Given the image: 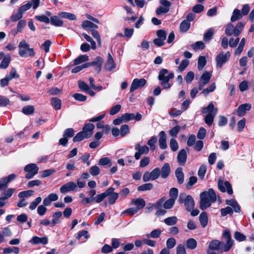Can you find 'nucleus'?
<instances>
[{
  "mask_svg": "<svg viewBox=\"0 0 254 254\" xmlns=\"http://www.w3.org/2000/svg\"><path fill=\"white\" fill-rule=\"evenodd\" d=\"M200 199L199 208L204 210L216 201V194L213 189H209L200 193Z\"/></svg>",
  "mask_w": 254,
  "mask_h": 254,
  "instance_id": "f257e3e1",
  "label": "nucleus"
},
{
  "mask_svg": "<svg viewBox=\"0 0 254 254\" xmlns=\"http://www.w3.org/2000/svg\"><path fill=\"white\" fill-rule=\"evenodd\" d=\"M174 77L173 72H170L167 69H161L158 73V79L160 81V84L163 89H169L172 86V84L169 82L170 79Z\"/></svg>",
  "mask_w": 254,
  "mask_h": 254,
  "instance_id": "f03ea898",
  "label": "nucleus"
},
{
  "mask_svg": "<svg viewBox=\"0 0 254 254\" xmlns=\"http://www.w3.org/2000/svg\"><path fill=\"white\" fill-rule=\"evenodd\" d=\"M18 54L21 57H24L27 54L30 57H34L35 53L33 48H30L29 45L25 40H22L18 45Z\"/></svg>",
  "mask_w": 254,
  "mask_h": 254,
  "instance_id": "7ed1b4c3",
  "label": "nucleus"
},
{
  "mask_svg": "<svg viewBox=\"0 0 254 254\" xmlns=\"http://www.w3.org/2000/svg\"><path fill=\"white\" fill-rule=\"evenodd\" d=\"M179 202L184 203L186 209L188 211H191L194 206V201L193 197L190 195H187L185 193H182L180 194Z\"/></svg>",
  "mask_w": 254,
  "mask_h": 254,
  "instance_id": "20e7f679",
  "label": "nucleus"
},
{
  "mask_svg": "<svg viewBox=\"0 0 254 254\" xmlns=\"http://www.w3.org/2000/svg\"><path fill=\"white\" fill-rule=\"evenodd\" d=\"M25 172H27L25 178L29 180L36 175L39 171V168L36 164L30 163L26 165L24 168Z\"/></svg>",
  "mask_w": 254,
  "mask_h": 254,
  "instance_id": "39448f33",
  "label": "nucleus"
},
{
  "mask_svg": "<svg viewBox=\"0 0 254 254\" xmlns=\"http://www.w3.org/2000/svg\"><path fill=\"white\" fill-rule=\"evenodd\" d=\"M230 56V52H227L225 54L223 52L219 54L215 58L217 67L221 68L222 65L229 60Z\"/></svg>",
  "mask_w": 254,
  "mask_h": 254,
  "instance_id": "423d86ee",
  "label": "nucleus"
},
{
  "mask_svg": "<svg viewBox=\"0 0 254 254\" xmlns=\"http://www.w3.org/2000/svg\"><path fill=\"white\" fill-rule=\"evenodd\" d=\"M218 187L219 190L222 192H227L229 194H233L232 185L228 181H223L221 179L218 181Z\"/></svg>",
  "mask_w": 254,
  "mask_h": 254,
  "instance_id": "0eeeda50",
  "label": "nucleus"
},
{
  "mask_svg": "<svg viewBox=\"0 0 254 254\" xmlns=\"http://www.w3.org/2000/svg\"><path fill=\"white\" fill-rule=\"evenodd\" d=\"M212 74L210 72L204 71L200 76L198 82V89L201 90L209 83Z\"/></svg>",
  "mask_w": 254,
  "mask_h": 254,
  "instance_id": "6e6552de",
  "label": "nucleus"
},
{
  "mask_svg": "<svg viewBox=\"0 0 254 254\" xmlns=\"http://www.w3.org/2000/svg\"><path fill=\"white\" fill-rule=\"evenodd\" d=\"M103 62V59L98 56L96 57L92 62L85 63V65L87 67L90 66H94L95 70L97 71L98 73H99L102 69Z\"/></svg>",
  "mask_w": 254,
  "mask_h": 254,
  "instance_id": "1a4fd4ad",
  "label": "nucleus"
},
{
  "mask_svg": "<svg viewBox=\"0 0 254 254\" xmlns=\"http://www.w3.org/2000/svg\"><path fill=\"white\" fill-rule=\"evenodd\" d=\"M60 190L62 193L65 194L69 191H77L78 188L77 185L74 182H69L62 186L60 189Z\"/></svg>",
  "mask_w": 254,
  "mask_h": 254,
  "instance_id": "9d476101",
  "label": "nucleus"
},
{
  "mask_svg": "<svg viewBox=\"0 0 254 254\" xmlns=\"http://www.w3.org/2000/svg\"><path fill=\"white\" fill-rule=\"evenodd\" d=\"M135 150L136 151L134 154L136 160H139L142 155L148 154L149 151V147L146 145L141 146L139 143L135 145Z\"/></svg>",
  "mask_w": 254,
  "mask_h": 254,
  "instance_id": "9b49d317",
  "label": "nucleus"
},
{
  "mask_svg": "<svg viewBox=\"0 0 254 254\" xmlns=\"http://www.w3.org/2000/svg\"><path fill=\"white\" fill-rule=\"evenodd\" d=\"M40 2V0H31L26 4L21 6L18 10L23 14L24 12L29 10L31 7H33L34 9H36L39 6Z\"/></svg>",
  "mask_w": 254,
  "mask_h": 254,
  "instance_id": "f8f14e48",
  "label": "nucleus"
},
{
  "mask_svg": "<svg viewBox=\"0 0 254 254\" xmlns=\"http://www.w3.org/2000/svg\"><path fill=\"white\" fill-rule=\"evenodd\" d=\"M146 81L144 78H135L133 80L129 91L132 92L134 90L143 87L146 84Z\"/></svg>",
  "mask_w": 254,
  "mask_h": 254,
  "instance_id": "ddd939ff",
  "label": "nucleus"
},
{
  "mask_svg": "<svg viewBox=\"0 0 254 254\" xmlns=\"http://www.w3.org/2000/svg\"><path fill=\"white\" fill-rule=\"evenodd\" d=\"M16 178L14 174H11L7 177H3L0 181V191L5 190L8 187V183L14 180Z\"/></svg>",
  "mask_w": 254,
  "mask_h": 254,
  "instance_id": "4468645a",
  "label": "nucleus"
},
{
  "mask_svg": "<svg viewBox=\"0 0 254 254\" xmlns=\"http://www.w3.org/2000/svg\"><path fill=\"white\" fill-rule=\"evenodd\" d=\"M122 118L124 120V122H126L132 120L139 121L141 120L142 116L139 113H137L135 115L133 113H125L122 115Z\"/></svg>",
  "mask_w": 254,
  "mask_h": 254,
  "instance_id": "2eb2a0df",
  "label": "nucleus"
},
{
  "mask_svg": "<svg viewBox=\"0 0 254 254\" xmlns=\"http://www.w3.org/2000/svg\"><path fill=\"white\" fill-rule=\"evenodd\" d=\"M94 127V125L91 123H88L85 125L82 131L85 134V138H88L91 136Z\"/></svg>",
  "mask_w": 254,
  "mask_h": 254,
  "instance_id": "dca6fc26",
  "label": "nucleus"
},
{
  "mask_svg": "<svg viewBox=\"0 0 254 254\" xmlns=\"http://www.w3.org/2000/svg\"><path fill=\"white\" fill-rule=\"evenodd\" d=\"M251 109V105L249 103H246L242 104L239 106L237 109V115L240 116H243L245 115L247 111H249Z\"/></svg>",
  "mask_w": 254,
  "mask_h": 254,
  "instance_id": "f3484780",
  "label": "nucleus"
},
{
  "mask_svg": "<svg viewBox=\"0 0 254 254\" xmlns=\"http://www.w3.org/2000/svg\"><path fill=\"white\" fill-rule=\"evenodd\" d=\"M59 15H53L50 17V22L51 25L56 27H62L64 25V21Z\"/></svg>",
  "mask_w": 254,
  "mask_h": 254,
  "instance_id": "a211bd4d",
  "label": "nucleus"
},
{
  "mask_svg": "<svg viewBox=\"0 0 254 254\" xmlns=\"http://www.w3.org/2000/svg\"><path fill=\"white\" fill-rule=\"evenodd\" d=\"M108 190H111L110 191L109 194L108 195V202L109 204L112 205L116 202L119 197V194L114 192L115 190L114 188L110 187Z\"/></svg>",
  "mask_w": 254,
  "mask_h": 254,
  "instance_id": "6ab92c4d",
  "label": "nucleus"
},
{
  "mask_svg": "<svg viewBox=\"0 0 254 254\" xmlns=\"http://www.w3.org/2000/svg\"><path fill=\"white\" fill-rule=\"evenodd\" d=\"M59 198L56 193H52L49 194L47 197L45 198L43 201V204L45 206H49L52 202L57 200Z\"/></svg>",
  "mask_w": 254,
  "mask_h": 254,
  "instance_id": "aec40b11",
  "label": "nucleus"
},
{
  "mask_svg": "<svg viewBox=\"0 0 254 254\" xmlns=\"http://www.w3.org/2000/svg\"><path fill=\"white\" fill-rule=\"evenodd\" d=\"M187 159V154L185 149L180 150L177 156V161L181 165H184L186 164Z\"/></svg>",
  "mask_w": 254,
  "mask_h": 254,
  "instance_id": "412c9836",
  "label": "nucleus"
},
{
  "mask_svg": "<svg viewBox=\"0 0 254 254\" xmlns=\"http://www.w3.org/2000/svg\"><path fill=\"white\" fill-rule=\"evenodd\" d=\"M159 144L161 149H165L167 147L166 143L167 135L165 131H161L159 133Z\"/></svg>",
  "mask_w": 254,
  "mask_h": 254,
  "instance_id": "4be33fe9",
  "label": "nucleus"
},
{
  "mask_svg": "<svg viewBox=\"0 0 254 254\" xmlns=\"http://www.w3.org/2000/svg\"><path fill=\"white\" fill-rule=\"evenodd\" d=\"M224 243L217 240L211 241L209 245V249L211 250L219 251L223 246Z\"/></svg>",
  "mask_w": 254,
  "mask_h": 254,
  "instance_id": "5701e85b",
  "label": "nucleus"
},
{
  "mask_svg": "<svg viewBox=\"0 0 254 254\" xmlns=\"http://www.w3.org/2000/svg\"><path fill=\"white\" fill-rule=\"evenodd\" d=\"M171 171L170 166L169 163H166L164 164L160 170V176L162 179L167 178Z\"/></svg>",
  "mask_w": 254,
  "mask_h": 254,
  "instance_id": "b1692460",
  "label": "nucleus"
},
{
  "mask_svg": "<svg viewBox=\"0 0 254 254\" xmlns=\"http://www.w3.org/2000/svg\"><path fill=\"white\" fill-rule=\"evenodd\" d=\"M225 203L233 207L234 212L236 213H240L241 212V207L235 200L233 199H227L225 201Z\"/></svg>",
  "mask_w": 254,
  "mask_h": 254,
  "instance_id": "393cba45",
  "label": "nucleus"
},
{
  "mask_svg": "<svg viewBox=\"0 0 254 254\" xmlns=\"http://www.w3.org/2000/svg\"><path fill=\"white\" fill-rule=\"evenodd\" d=\"M29 242L32 244H42L46 245L48 242V239L47 237L40 238L37 236H34Z\"/></svg>",
  "mask_w": 254,
  "mask_h": 254,
  "instance_id": "a878e982",
  "label": "nucleus"
},
{
  "mask_svg": "<svg viewBox=\"0 0 254 254\" xmlns=\"http://www.w3.org/2000/svg\"><path fill=\"white\" fill-rule=\"evenodd\" d=\"M115 67L116 64L114 63L113 58H112L111 55L110 53H108V59L106 62L105 67L106 70L108 71H111L114 69Z\"/></svg>",
  "mask_w": 254,
  "mask_h": 254,
  "instance_id": "bb28decb",
  "label": "nucleus"
},
{
  "mask_svg": "<svg viewBox=\"0 0 254 254\" xmlns=\"http://www.w3.org/2000/svg\"><path fill=\"white\" fill-rule=\"evenodd\" d=\"M175 175L177 179L178 183L181 185L184 181V174L183 172V169L181 167L178 168L175 171Z\"/></svg>",
  "mask_w": 254,
  "mask_h": 254,
  "instance_id": "cd10ccee",
  "label": "nucleus"
},
{
  "mask_svg": "<svg viewBox=\"0 0 254 254\" xmlns=\"http://www.w3.org/2000/svg\"><path fill=\"white\" fill-rule=\"evenodd\" d=\"M82 27L84 29L91 31L93 29H97L98 26L90 21L84 20L82 22Z\"/></svg>",
  "mask_w": 254,
  "mask_h": 254,
  "instance_id": "c85d7f7f",
  "label": "nucleus"
},
{
  "mask_svg": "<svg viewBox=\"0 0 254 254\" xmlns=\"http://www.w3.org/2000/svg\"><path fill=\"white\" fill-rule=\"evenodd\" d=\"M217 112L218 110L217 108H214V106L212 102H210L207 107L204 108L202 110V113H211V114H213L216 112V115L217 114Z\"/></svg>",
  "mask_w": 254,
  "mask_h": 254,
  "instance_id": "c756f323",
  "label": "nucleus"
},
{
  "mask_svg": "<svg viewBox=\"0 0 254 254\" xmlns=\"http://www.w3.org/2000/svg\"><path fill=\"white\" fill-rule=\"evenodd\" d=\"M131 202L133 204L136 206V207L135 208L138 209V210L143 208L145 205V201L144 199L142 198L132 199L131 200Z\"/></svg>",
  "mask_w": 254,
  "mask_h": 254,
  "instance_id": "7c9ffc66",
  "label": "nucleus"
},
{
  "mask_svg": "<svg viewBox=\"0 0 254 254\" xmlns=\"http://www.w3.org/2000/svg\"><path fill=\"white\" fill-rule=\"evenodd\" d=\"M59 15L63 18L67 19L69 20H76V16L73 13L67 12H59Z\"/></svg>",
  "mask_w": 254,
  "mask_h": 254,
  "instance_id": "2f4dec72",
  "label": "nucleus"
},
{
  "mask_svg": "<svg viewBox=\"0 0 254 254\" xmlns=\"http://www.w3.org/2000/svg\"><path fill=\"white\" fill-rule=\"evenodd\" d=\"M110 190H107L105 192L97 195L96 197L94 198V200L97 203L102 202L106 197H108V195L109 194Z\"/></svg>",
  "mask_w": 254,
  "mask_h": 254,
  "instance_id": "473e14b6",
  "label": "nucleus"
},
{
  "mask_svg": "<svg viewBox=\"0 0 254 254\" xmlns=\"http://www.w3.org/2000/svg\"><path fill=\"white\" fill-rule=\"evenodd\" d=\"M199 220L201 226L204 228L208 223V217L206 212H202L199 215Z\"/></svg>",
  "mask_w": 254,
  "mask_h": 254,
  "instance_id": "72a5a7b5",
  "label": "nucleus"
},
{
  "mask_svg": "<svg viewBox=\"0 0 254 254\" xmlns=\"http://www.w3.org/2000/svg\"><path fill=\"white\" fill-rule=\"evenodd\" d=\"M178 218L176 216H173L167 217L164 220V222L168 226H173L178 222Z\"/></svg>",
  "mask_w": 254,
  "mask_h": 254,
  "instance_id": "f704fd0d",
  "label": "nucleus"
},
{
  "mask_svg": "<svg viewBox=\"0 0 254 254\" xmlns=\"http://www.w3.org/2000/svg\"><path fill=\"white\" fill-rule=\"evenodd\" d=\"M225 33L227 36H230L233 35L235 36V27L232 23H229L226 26Z\"/></svg>",
  "mask_w": 254,
  "mask_h": 254,
  "instance_id": "c9c22d12",
  "label": "nucleus"
},
{
  "mask_svg": "<svg viewBox=\"0 0 254 254\" xmlns=\"http://www.w3.org/2000/svg\"><path fill=\"white\" fill-rule=\"evenodd\" d=\"M242 15L240 12V10L238 9H235L233 12L232 15L231 17V22H233L238 20L241 19Z\"/></svg>",
  "mask_w": 254,
  "mask_h": 254,
  "instance_id": "e433bc0d",
  "label": "nucleus"
},
{
  "mask_svg": "<svg viewBox=\"0 0 254 254\" xmlns=\"http://www.w3.org/2000/svg\"><path fill=\"white\" fill-rule=\"evenodd\" d=\"M206 64V60L205 57L200 56L198 59L197 68L199 71L202 70Z\"/></svg>",
  "mask_w": 254,
  "mask_h": 254,
  "instance_id": "4c0bfd02",
  "label": "nucleus"
},
{
  "mask_svg": "<svg viewBox=\"0 0 254 254\" xmlns=\"http://www.w3.org/2000/svg\"><path fill=\"white\" fill-rule=\"evenodd\" d=\"M10 60L11 57L10 55H8L5 56L0 64V68H6L10 63Z\"/></svg>",
  "mask_w": 254,
  "mask_h": 254,
  "instance_id": "58836bf2",
  "label": "nucleus"
},
{
  "mask_svg": "<svg viewBox=\"0 0 254 254\" xmlns=\"http://www.w3.org/2000/svg\"><path fill=\"white\" fill-rule=\"evenodd\" d=\"M216 115V112L213 114H211V113L207 114L204 118L205 124H206L208 126H211L213 123L214 119Z\"/></svg>",
  "mask_w": 254,
  "mask_h": 254,
  "instance_id": "ea45409f",
  "label": "nucleus"
},
{
  "mask_svg": "<svg viewBox=\"0 0 254 254\" xmlns=\"http://www.w3.org/2000/svg\"><path fill=\"white\" fill-rule=\"evenodd\" d=\"M62 216V212L61 211H57L53 214V219L52 221V226H54L55 224L60 223L59 219Z\"/></svg>",
  "mask_w": 254,
  "mask_h": 254,
  "instance_id": "a19ab883",
  "label": "nucleus"
},
{
  "mask_svg": "<svg viewBox=\"0 0 254 254\" xmlns=\"http://www.w3.org/2000/svg\"><path fill=\"white\" fill-rule=\"evenodd\" d=\"M214 33V31L213 28H209L207 31L204 33L203 36V40L205 42H209L211 38L213 36Z\"/></svg>",
  "mask_w": 254,
  "mask_h": 254,
  "instance_id": "79ce46f5",
  "label": "nucleus"
},
{
  "mask_svg": "<svg viewBox=\"0 0 254 254\" xmlns=\"http://www.w3.org/2000/svg\"><path fill=\"white\" fill-rule=\"evenodd\" d=\"M88 57L86 55H80L73 61L74 65H77L82 63L88 61Z\"/></svg>",
  "mask_w": 254,
  "mask_h": 254,
  "instance_id": "37998d69",
  "label": "nucleus"
},
{
  "mask_svg": "<svg viewBox=\"0 0 254 254\" xmlns=\"http://www.w3.org/2000/svg\"><path fill=\"white\" fill-rule=\"evenodd\" d=\"M186 246L189 249L193 250L197 246V242L193 238H190L186 241Z\"/></svg>",
  "mask_w": 254,
  "mask_h": 254,
  "instance_id": "c03bdc74",
  "label": "nucleus"
},
{
  "mask_svg": "<svg viewBox=\"0 0 254 254\" xmlns=\"http://www.w3.org/2000/svg\"><path fill=\"white\" fill-rule=\"evenodd\" d=\"M234 211V209L230 206H227L220 209L221 214L222 216H225L228 214L232 215Z\"/></svg>",
  "mask_w": 254,
  "mask_h": 254,
  "instance_id": "a18cd8bd",
  "label": "nucleus"
},
{
  "mask_svg": "<svg viewBox=\"0 0 254 254\" xmlns=\"http://www.w3.org/2000/svg\"><path fill=\"white\" fill-rule=\"evenodd\" d=\"M34 107L32 105L24 106L22 110V113L26 115H31L34 112Z\"/></svg>",
  "mask_w": 254,
  "mask_h": 254,
  "instance_id": "49530a36",
  "label": "nucleus"
},
{
  "mask_svg": "<svg viewBox=\"0 0 254 254\" xmlns=\"http://www.w3.org/2000/svg\"><path fill=\"white\" fill-rule=\"evenodd\" d=\"M190 26V22L188 20H184L180 24V30L182 32H186L189 29Z\"/></svg>",
  "mask_w": 254,
  "mask_h": 254,
  "instance_id": "de8ad7c7",
  "label": "nucleus"
},
{
  "mask_svg": "<svg viewBox=\"0 0 254 254\" xmlns=\"http://www.w3.org/2000/svg\"><path fill=\"white\" fill-rule=\"evenodd\" d=\"M51 104L56 110H59L61 108V101L57 98H53L51 99Z\"/></svg>",
  "mask_w": 254,
  "mask_h": 254,
  "instance_id": "09e8293b",
  "label": "nucleus"
},
{
  "mask_svg": "<svg viewBox=\"0 0 254 254\" xmlns=\"http://www.w3.org/2000/svg\"><path fill=\"white\" fill-rule=\"evenodd\" d=\"M162 231L160 229H156L153 230L150 234L146 235L148 238H158L160 237Z\"/></svg>",
  "mask_w": 254,
  "mask_h": 254,
  "instance_id": "8fccbe9b",
  "label": "nucleus"
},
{
  "mask_svg": "<svg viewBox=\"0 0 254 254\" xmlns=\"http://www.w3.org/2000/svg\"><path fill=\"white\" fill-rule=\"evenodd\" d=\"M175 201L174 199H172L170 198L169 199L167 200H165L163 204V207L165 209H171L172 208L175 204Z\"/></svg>",
  "mask_w": 254,
  "mask_h": 254,
  "instance_id": "3c124183",
  "label": "nucleus"
},
{
  "mask_svg": "<svg viewBox=\"0 0 254 254\" xmlns=\"http://www.w3.org/2000/svg\"><path fill=\"white\" fill-rule=\"evenodd\" d=\"M41 200L42 198L41 197H37L30 203L29 206V209L31 210H34L37 207L38 205L41 202Z\"/></svg>",
  "mask_w": 254,
  "mask_h": 254,
  "instance_id": "603ef678",
  "label": "nucleus"
},
{
  "mask_svg": "<svg viewBox=\"0 0 254 254\" xmlns=\"http://www.w3.org/2000/svg\"><path fill=\"white\" fill-rule=\"evenodd\" d=\"M153 187V185L152 183H146L142 185L139 186L137 188L138 191H145L151 190Z\"/></svg>",
  "mask_w": 254,
  "mask_h": 254,
  "instance_id": "864d4df0",
  "label": "nucleus"
},
{
  "mask_svg": "<svg viewBox=\"0 0 254 254\" xmlns=\"http://www.w3.org/2000/svg\"><path fill=\"white\" fill-rule=\"evenodd\" d=\"M157 138L156 136H152L147 141V144L150 147L151 149L153 151L156 149L155 144L157 142Z\"/></svg>",
  "mask_w": 254,
  "mask_h": 254,
  "instance_id": "5fc2aeb1",
  "label": "nucleus"
},
{
  "mask_svg": "<svg viewBox=\"0 0 254 254\" xmlns=\"http://www.w3.org/2000/svg\"><path fill=\"white\" fill-rule=\"evenodd\" d=\"M34 192V190H24L20 192L18 194V196L20 198H23L25 197H28L31 196L33 193Z\"/></svg>",
  "mask_w": 254,
  "mask_h": 254,
  "instance_id": "6e6d98bb",
  "label": "nucleus"
},
{
  "mask_svg": "<svg viewBox=\"0 0 254 254\" xmlns=\"http://www.w3.org/2000/svg\"><path fill=\"white\" fill-rule=\"evenodd\" d=\"M150 173L152 177V181L155 180L160 176V169L158 167L155 168Z\"/></svg>",
  "mask_w": 254,
  "mask_h": 254,
  "instance_id": "4d7b16f0",
  "label": "nucleus"
},
{
  "mask_svg": "<svg viewBox=\"0 0 254 254\" xmlns=\"http://www.w3.org/2000/svg\"><path fill=\"white\" fill-rule=\"evenodd\" d=\"M216 89V85L215 83H212L209 87L202 90L201 94L205 96L207 95L210 92H212Z\"/></svg>",
  "mask_w": 254,
  "mask_h": 254,
  "instance_id": "13d9d810",
  "label": "nucleus"
},
{
  "mask_svg": "<svg viewBox=\"0 0 254 254\" xmlns=\"http://www.w3.org/2000/svg\"><path fill=\"white\" fill-rule=\"evenodd\" d=\"M176 240L174 238H170L167 240L166 246L167 249H171L176 245Z\"/></svg>",
  "mask_w": 254,
  "mask_h": 254,
  "instance_id": "bf43d9fd",
  "label": "nucleus"
},
{
  "mask_svg": "<svg viewBox=\"0 0 254 254\" xmlns=\"http://www.w3.org/2000/svg\"><path fill=\"white\" fill-rule=\"evenodd\" d=\"M98 164L101 166L109 165V167L112 165L111 160L108 157H104L100 159Z\"/></svg>",
  "mask_w": 254,
  "mask_h": 254,
  "instance_id": "052dcab7",
  "label": "nucleus"
},
{
  "mask_svg": "<svg viewBox=\"0 0 254 254\" xmlns=\"http://www.w3.org/2000/svg\"><path fill=\"white\" fill-rule=\"evenodd\" d=\"M82 36L86 39V40L90 42L91 45V48L92 49L95 50L96 49V45L95 42L92 39L91 37L88 35L86 33H83Z\"/></svg>",
  "mask_w": 254,
  "mask_h": 254,
  "instance_id": "680f3d73",
  "label": "nucleus"
},
{
  "mask_svg": "<svg viewBox=\"0 0 254 254\" xmlns=\"http://www.w3.org/2000/svg\"><path fill=\"white\" fill-rule=\"evenodd\" d=\"M170 147L173 151H177L179 148L178 143L174 138H171L170 140Z\"/></svg>",
  "mask_w": 254,
  "mask_h": 254,
  "instance_id": "e2e57ef3",
  "label": "nucleus"
},
{
  "mask_svg": "<svg viewBox=\"0 0 254 254\" xmlns=\"http://www.w3.org/2000/svg\"><path fill=\"white\" fill-rule=\"evenodd\" d=\"M169 194L170 198L176 200L178 195V190L177 188H172L170 189Z\"/></svg>",
  "mask_w": 254,
  "mask_h": 254,
  "instance_id": "0e129e2a",
  "label": "nucleus"
},
{
  "mask_svg": "<svg viewBox=\"0 0 254 254\" xmlns=\"http://www.w3.org/2000/svg\"><path fill=\"white\" fill-rule=\"evenodd\" d=\"M197 182V178L195 176H191L189 178V182L186 185V188L188 190H190L191 187L195 184Z\"/></svg>",
  "mask_w": 254,
  "mask_h": 254,
  "instance_id": "69168bd1",
  "label": "nucleus"
},
{
  "mask_svg": "<svg viewBox=\"0 0 254 254\" xmlns=\"http://www.w3.org/2000/svg\"><path fill=\"white\" fill-rule=\"evenodd\" d=\"M15 191L14 189H8L5 192H4L2 193V197L5 199H7L8 198L10 197L13 194V192Z\"/></svg>",
  "mask_w": 254,
  "mask_h": 254,
  "instance_id": "338daca9",
  "label": "nucleus"
},
{
  "mask_svg": "<svg viewBox=\"0 0 254 254\" xmlns=\"http://www.w3.org/2000/svg\"><path fill=\"white\" fill-rule=\"evenodd\" d=\"M74 130L72 128H68L66 129L63 134V136L66 138H70L74 135Z\"/></svg>",
  "mask_w": 254,
  "mask_h": 254,
  "instance_id": "774afa93",
  "label": "nucleus"
}]
</instances>
